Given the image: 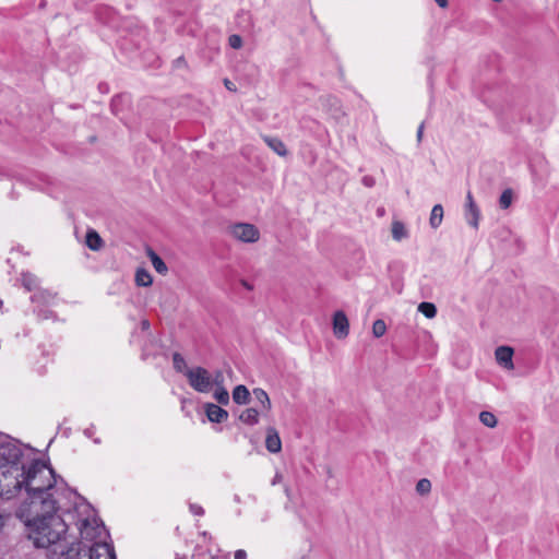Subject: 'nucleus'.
<instances>
[{"instance_id":"nucleus-32","label":"nucleus","mask_w":559,"mask_h":559,"mask_svg":"<svg viewBox=\"0 0 559 559\" xmlns=\"http://www.w3.org/2000/svg\"><path fill=\"white\" fill-rule=\"evenodd\" d=\"M430 490H431V483L427 478H423V479L418 480V483L416 484V491L419 495H427L430 492Z\"/></svg>"},{"instance_id":"nucleus-16","label":"nucleus","mask_w":559,"mask_h":559,"mask_svg":"<svg viewBox=\"0 0 559 559\" xmlns=\"http://www.w3.org/2000/svg\"><path fill=\"white\" fill-rule=\"evenodd\" d=\"M264 141L267 144V146L271 150H273L277 155L286 156L288 154L286 145L278 138L265 136Z\"/></svg>"},{"instance_id":"nucleus-44","label":"nucleus","mask_w":559,"mask_h":559,"mask_svg":"<svg viewBox=\"0 0 559 559\" xmlns=\"http://www.w3.org/2000/svg\"><path fill=\"white\" fill-rule=\"evenodd\" d=\"M141 328H142V330H144V331L150 330V322H148V320H142V321H141Z\"/></svg>"},{"instance_id":"nucleus-15","label":"nucleus","mask_w":559,"mask_h":559,"mask_svg":"<svg viewBox=\"0 0 559 559\" xmlns=\"http://www.w3.org/2000/svg\"><path fill=\"white\" fill-rule=\"evenodd\" d=\"M233 400L236 404L245 405L250 401V392L247 386L239 384L233 390Z\"/></svg>"},{"instance_id":"nucleus-23","label":"nucleus","mask_w":559,"mask_h":559,"mask_svg":"<svg viewBox=\"0 0 559 559\" xmlns=\"http://www.w3.org/2000/svg\"><path fill=\"white\" fill-rule=\"evenodd\" d=\"M152 275L144 269H139L135 273V283L138 286L147 287L152 285Z\"/></svg>"},{"instance_id":"nucleus-42","label":"nucleus","mask_w":559,"mask_h":559,"mask_svg":"<svg viewBox=\"0 0 559 559\" xmlns=\"http://www.w3.org/2000/svg\"><path fill=\"white\" fill-rule=\"evenodd\" d=\"M281 480H282V475L280 473H276L274 478L271 481V485L274 486V485L278 484Z\"/></svg>"},{"instance_id":"nucleus-21","label":"nucleus","mask_w":559,"mask_h":559,"mask_svg":"<svg viewBox=\"0 0 559 559\" xmlns=\"http://www.w3.org/2000/svg\"><path fill=\"white\" fill-rule=\"evenodd\" d=\"M86 245L91 250H98L103 245L100 236L95 230H90L86 234Z\"/></svg>"},{"instance_id":"nucleus-43","label":"nucleus","mask_w":559,"mask_h":559,"mask_svg":"<svg viewBox=\"0 0 559 559\" xmlns=\"http://www.w3.org/2000/svg\"><path fill=\"white\" fill-rule=\"evenodd\" d=\"M240 283H241L242 287H245L246 289H248V290L253 289V286L250 283H248L246 280H241Z\"/></svg>"},{"instance_id":"nucleus-49","label":"nucleus","mask_w":559,"mask_h":559,"mask_svg":"<svg viewBox=\"0 0 559 559\" xmlns=\"http://www.w3.org/2000/svg\"><path fill=\"white\" fill-rule=\"evenodd\" d=\"M176 559H186L185 557H177Z\"/></svg>"},{"instance_id":"nucleus-26","label":"nucleus","mask_w":559,"mask_h":559,"mask_svg":"<svg viewBox=\"0 0 559 559\" xmlns=\"http://www.w3.org/2000/svg\"><path fill=\"white\" fill-rule=\"evenodd\" d=\"M418 311L421 312L428 319H432L437 314L436 306L431 302L426 301L419 304Z\"/></svg>"},{"instance_id":"nucleus-39","label":"nucleus","mask_w":559,"mask_h":559,"mask_svg":"<svg viewBox=\"0 0 559 559\" xmlns=\"http://www.w3.org/2000/svg\"><path fill=\"white\" fill-rule=\"evenodd\" d=\"M224 85L229 91H236L235 84L231 81H229L228 79L224 80Z\"/></svg>"},{"instance_id":"nucleus-31","label":"nucleus","mask_w":559,"mask_h":559,"mask_svg":"<svg viewBox=\"0 0 559 559\" xmlns=\"http://www.w3.org/2000/svg\"><path fill=\"white\" fill-rule=\"evenodd\" d=\"M386 325L385 322L381 319H378L372 324V333L374 337H381L385 334Z\"/></svg>"},{"instance_id":"nucleus-20","label":"nucleus","mask_w":559,"mask_h":559,"mask_svg":"<svg viewBox=\"0 0 559 559\" xmlns=\"http://www.w3.org/2000/svg\"><path fill=\"white\" fill-rule=\"evenodd\" d=\"M148 258L157 273L165 274L167 272L166 263L156 252H154L153 250H148Z\"/></svg>"},{"instance_id":"nucleus-2","label":"nucleus","mask_w":559,"mask_h":559,"mask_svg":"<svg viewBox=\"0 0 559 559\" xmlns=\"http://www.w3.org/2000/svg\"><path fill=\"white\" fill-rule=\"evenodd\" d=\"M22 481H24L23 489H25L27 498L20 506L35 509H59V501L55 497L57 492L56 474L45 462L28 456Z\"/></svg>"},{"instance_id":"nucleus-38","label":"nucleus","mask_w":559,"mask_h":559,"mask_svg":"<svg viewBox=\"0 0 559 559\" xmlns=\"http://www.w3.org/2000/svg\"><path fill=\"white\" fill-rule=\"evenodd\" d=\"M235 559H247V552L243 549H238L234 555Z\"/></svg>"},{"instance_id":"nucleus-41","label":"nucleus","mask_w":559,"mask_h":559,"mask_svg":"<svg viewBox=\"0 0 559 559\" xmlns=\"http://www.w3.org/2000/svg\"><path fill=\"white\" fill-rule=\"evenodd\" d=\"M8 521V515L0 514V531L5 526Z\"/></svg>"},{"instance_id":"nucleus-48","label":"nucleus","mask_w":559,"mask_h":559,"mask_svg":"<svg viewBox=\"0 0 559 559\" xmlns=\"http://www.w3.org/2000/svg\"><path fill=\"white\" fill-rule=\"evenodd\" d=\"M94 442L98 444V443H100V440L97 438V439H94Z\"/></svg>"},{"instance_id":"nucleus-36","label":"nucleus","mask_w":559,"mask_h":559,"mask_svg":"<svg viewBox=\"0 0 559 559\" xmlns=\"http://www.w3.org/2000/svg\"><path fill=\"white\" fill-rule=\"evenodd\" d=\"M361 182L364 186L368 187V188H371L376 185V180L372 176H364L362 179H361Z\"/></svg>"},{"instance_id":"nucleus-13","label":"nucleus","mask_w":559,"mask_h":559,"mask_svg":"<svg viewBox=\"0 0 559 559\" xmlns=\"http://www.w3.org/2000/svg\"><path fill=\"white\" fill-rule=\"evenodd\" d=\"M261 409L248 407L239 415V420L246 425L254 426L259 423Z\"/></svg>"},{"instance_id":"nucleus-11","label":"nucleus","mask_w":559,"mask_h":559,"mask_svg":"<svg viewBox=\"0 0 559 559\" xmlns=\"http://www.w3.org/2000/svg\"><path fill=\"white\" fill-rule=\"evenodd\" d=\"M206 417L210 421L221 424L228 418V412L214 403L204 405Z\"/></svg>"},{"instance_id":"nucleus-22","label":"nucleus","mask_w":559,"mask_h":559,"mask_svg":"<svg viewBox=\"0 0 559 559\" xmlns=\"http://www.w3.org/2000/svg\"><path fill=\"white\" fill-rule=\"evenodd\" d=\"M173 365H174V369L177 372L183 373L186 377H187V371L191 370V368H188L185 358L179 353L173 354Z\"/></svg>"},{"instance_id":"nucleus-18","label":"nucleus","mask_w":559,"mask_h":559,"mask_svg":"<svg viewBox=\"0 0 559 559\" xmlns=\"http://www.w3.org/2000/svg\"><path fill=\"white\" fill-rule=\"evenodd\" d=\"M443 219V207L441 204H436L430 213L429 225L431 228H438Z\"/></svg>"},{"instance_id":"nucleus-1","label":"nucleus","mask_w":559,"mask_h":559,"mask_svg":"<svg viewBox=\"0 0 559 559\" xmlns=\"http://www.w3.org/2000/svg\"><path fill=\"white\" fill-rule=\"evenodd\" d=\"M57 511L58 509H35L27 506L16 509L15 515L24 523L27 538L36 548L53 547L66 538L68 525Z\"/></svg>"},{"instance_id":"nucleus-12","label":"nucleus","mask_w":559,"mask_h":559,"mask_svg":"<svg viewBox=\"0 0 559 559\" xmlns=\"http://www.w3.org/2000/svg\"><path fill=\"white\" fill-rule=\"evenodd\" d=\"M265 448L271 453H278L282 450V441L274 427H269L266 430Z\"/></svg>"},{"instance_id":"nucleus-47","label":"nucleus","mask_w":559,"mask_h":559,"mask_svg":"<svg viewBox=\"0 0 559 559\" xmlns=\"http://www.w3.org/2000/svg\"><path fill=\"white\" fill-rule=\"evenodd\" d=\"M84 433L87 436V437H91L92 436V429H86L84 431Z\"/></svg>"},{"instance_id":"nucleus-5","label":"nucleus","mask_w":559,"mask_h":559,"mask_svg":"<svg viewBox=\"0 0 559 559\" xmlns=\"http://www.w3.org/2000/svg\"><path fill=\"white\" fill-rule=\"evenodd\" d=\"M231 235L243 242H255L259 239L260 233L252 224L238 223L230 227Z\"/></svg>"},{"instance_id":"nucleus-45","label":"nucleus","mask_w":559,"mask_h":559,"mask_svg":"<svg viewBox=\"0 0 559 559\" xmlns=\"http://www.w3.org/2000/svg\"><path fill=\"white\" fill-rule=\"evenodd\" d=\"M436 3L440 7V8H447L448 7V0H435Z\"/></svg>"},{"instance_id":"nucleus-30","label":"nucleus","mask_w":559,"mask_h":559,"mask_svg":"<svg viewBox=\"0 0 559 559\" xmlns=\"http://www.w3.org/2000/svg\"><path fill=\"white\" fill-rule=\"evenodd\" d=\"M34 311H35L38 320H49V319L55 320L56 319L55 312L48 308L37 307Z\"/></svg>"},{"instance_id":"nucleus-50","label":"nucleus","mask_w":559,"mask_h":559,"mask_svg":"<svg viewBox=\"0 0 559 559\" xmlns=\"http://www.w3.org/2000/svg\"><path fill=\"white\" fill-rule=\"evenodd\" d=\"M2 304H3V302H2V300L0 299V308L2 307Z\"/></svg>"},{"instance_id":"nucleus-37","label":"nucleus","mask_w":559,"mask_h":559,"mask_svg":"<svg viewBox=\"0 0 559 559\" xmlns=\"http://www.w3.org/2000/svg\"><path fill=\"white\" fill-rule=\"evenodd\" d=\"M473 206H476V203L474 201L472 193L468 191L466 194V207H473Z\"/></svg>"},{"instance_id":"nucleus-35","label":"nucleus","mask_w":559,"mask_h":559,"mask_svg":"<svg viewBox=\"0 0 559 559\" xmlns=\"http://www.w3.org/2000/svg\"><path fill=\"white\" fill-rule=\"evenodd\" d=\"M189 509L194 515L201 516L204 514V509L199 504L190 503Z\"/></svg>"},{"instance_id":"nucleus-34","label":"nucleus","mask_w":559,"mask_h":559,"mask_svg":"<svg viewBox=\"0 0 559 559\" xmlns=\"http://www.w3.org/2000/svg\"><path fill=\"white\" fill-rule=\"evenodd\" d=\"M228 44L234 49H240L242 47V38L239 35H230L228 38Z\"/></svg>"},{"instance_id":"nucleus-14","label":"nucleus","mask_w":559,"mask_h":559,"mask_svg":"<svg viewBox=\"0 0 559 559\" xmlns=\"http://www.w3.org/2000/svg\"><path fill=\"white\" fill-rule=\"evenodd\" d=\"M253 395L257 402L261 405V413L271 411L272 404L269 394L261 388L253 389Z\"/></svg>"},{"instance_id":"nucleus-25","label":"nucleus","mask_w":559,"mask_h":559,"mask_svg":"<svg viewBox=\"0 0 559 559\" xmlns=\"http://www.w3.org/2000/svg\"><path fill=\"white\" fill-rule=\"evenodd\" d=\"M213 396L221 405L229 404V393L225 386H215Z\"/></svg>"},{"instance_id":"nucleus-33","label":"nucleus","mask_w":559,"mask_h":559,"mask_svg":"<svg viewBox=\"0 0 559 559\" xmlns=\"http://www.w3.org/2000/svg\"><path fill=\"white\" fill-rule=\"evenodd\" d=\"M224 373L221 370L215 371L214 374H212V388L213 386H224Z\"/></svg>"},{"instance_id":"nucleus-8","label":"nucleus","mask_w":559,"mask_h":559,"mask_svg":"<svg viewBox=\"0 0 559 559\" xmlns=\"http://www.w3.org/2000/svg\"><path fill=\"white\" fill-rule=\"evenodd\" d=\"M333 332L336 338H345L349 333V322L344 311L338 310L333 316Z\"/></svg>"},{"instance_id":"nucleus-19","label":"nucleus","mask_w":559,"mask_h":559,"mask_svg":"<svg viewBox=\"0 0 559 559\" xmlns=\"http://www.w3.org/2000/svg\"><path fill=\"white\" fill-rule=\"evenodd\" d=\"M465 218L468 225H471L474 228H478V223L480 218V211L478 206L473 207H466L465 209Z\"/></svg>"},{"instance_id":"nucleus-24","label":"nucleus","mask_w":559,"mask_h":559,"mask_svg":"<svg viewBox=\"0 0 559 559\" xmlns=\"http://www.w3.org/2000/svg\"><path fill=\"white\" fill-rule=\"evenodd\" d=\"M392 237L396 241H401L402 239L407 237V230L405 225L402 222H393L392 224Z\"/></svg>"},{"instance_id":"nucleus-6","label":"nucleus","mask_w":559,"mask_h":559,"mask_svg":"<svg viewBox=\"0 0 559 559\" xmlns=\"http://www.w3.org/2000/svg\"><path fill=\"white\" fill-rule=\"evenodd\" d=\"M52 559H80V544L66 543V538L53 546Z\"/></svg>"},{"instance_id":"nucleus-9","label":"nucleus","mask_w":559,"mask_h":559,"mask_svg":"<svg viewBox=\"0 0 559 559\" xmlns=\"http://www.w3.org/2000/svg\"><path fill=\"white\" fill-rule=\"evenodd\" d=\"M93 524L94 525L92 526V522L88 519L82 521L80 530L84 538L94 539L100 537L103 533H106L105 526L102 522L98 523V521L94 519Z\"/></svg>"},{"instance_id":"nucleus-46","label":"nucleus","mask_w":559,"mask_h":559,"mask_svg":"<svg viewBox=\"0 0 559 559\" xmlns=\"http://www.w3.org/2000/svg\"><path fill=\"white\" fill-rule=\"evenodd\" d=\"M210 559H228V555H224V556H212Z\"/></svg>"},{"instance_id":"nucleus-10","label":"nucleus","mask_w":559,"mask_h":559,"mask_svg":"<svg viewBox=\"0 0 559 559\" xmlns=\"http://www.w3.org/2000/svg\"><path fill=\"white\" fill-rule=\"evenodd\" d=\"M497 362L507 370L514 368L512 357L513 349L509 346H499L495 352Z\"/></svg>"},{"instance_id":"nucleus-4","label":"nucleus","mask_w":559,"mask_h":559,"mask_svg":"<svg viewBox=\"0 0 559 559\" xmlns=\"http://www.w3.org/2000/svg\"><path fill=\"white\" fill-rule=\"evenodd\" d=\"M189 385L199 393H209L212 391V374L203 367H193L187 371Z\"/></svg>"},{"instance_id":"nucleus-40","label":"nucleus","mask_w":559,"mask_h":559,"mask_svg":"<svg viewBox=\"0 0 559 559\" xmlns=\"http://www.w3.org/2000/svg\"><path fill=\"white\" fill-rule=\"evenodd\" d=\"M424 133V122H421L417 130V141L420 142Z\"/></svg>"},{"instance_id":"nucleus-7","label":"nucleus","mask_w":559,"mask_h":559,"mask_svg":"<svg viewBox=\"0 0 559 559\" xmlns=\"http://www.w3.org/2000/svg\"><path fill=\"white\" fill-rule=\"evenodd\" d=\"M90 559H117L114 545L106 540L95 542L90 548Z\"/></svg>"},{"instance_id":"nucleus-27","label":"nucleus","mask_w":559,"mask_h":559,"mask_svg":"<svg viewBox=\"0 0 559 559\" xmlns=\"http://www.w3.org/2000/svg\"><path fill=\"white\" fill-rule=\"evenodd\" d=\"M480 423L489 428H493L497 426V418L491 412L483 411L479 414Z\"/></svg>"},{"instance_id":"nucleus-29","label":"nucleus","mask_w":559,"mask_h":559,"mask_svg":"<svg viewBox=\"0 0 559 559\" xmlns=\"http://www.w3.org/2000/svg\"><path fill=\"white\" fill-rule=\"evenodd\" d=\"M22 284L27 290H33L38 285V280L35 275L31 273H23L22 274Z\"/></svg>"},{"instance_id":"nucleus-28","label":"nucleus","mask_w":559,"mask_h":559,"mask_svg":"<svg viewBox=\"0 0 559 559\" xmlns=\"http://www.w3.org/2000/svg\"><path fill=\"white\" fill-rule=\"evenodd\" d=\"M513 191L512 189H506L502 191L499 198V206L502 210H507L512 204Z\"/></svg>"},{"instance_id":"nucleus-17","label":"nucleus","mask_w":559,"mask_h":559,"mask_svg":"<svg viewBox=\"0 0 559 559\" xmlns=\"http://www.w3.org/2000/svg\"><path fill=\"white\" fill-rule=\"evenodd\" d=\"M55 298V295L48 290H37L31 296V300L37 304V307L49 305Z\"/></svg>"},{"instance_id":"nucleus-3","label":"nucleus","mask_w":559,"mask_h":559,"mask_svg":"<svg viewBox=\"0 0 559 559\" xmlns=\"http://www.w3.org/2000/svg\"><path fill=\"white\" fill-rule=\"evenodd\" d=\"M27 459L17 441L0 433V497L11 499L22 489Z\"/></svg>"}]
</instances>
